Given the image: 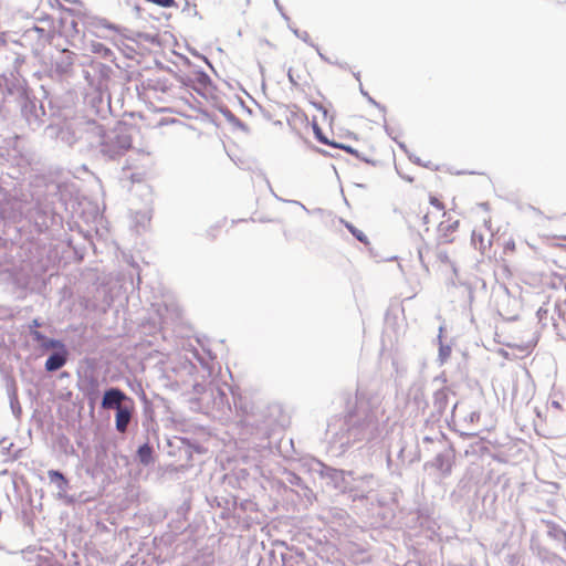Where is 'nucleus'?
<instances>
[{
	"label": "nucleus",
	"mask_w": 566,
	"mask_h": 566,
	"mask_svg": "<svg viewBox=\"0 0 566 566\" xmlns=\"http://www.w3.org/2000/svg\"><path fill=\"white\" fill-rule=\"evenodd\" d=\"M31 335H32L33 339L43 349L48 350V349H54V348H64V345L60 340L50 339L36 329L31 331Z\"/></svg>",
	"instance_id": "20e7f679"
},
{
	"label": "nucleus",
	"mask_w": 566,
	"mask_h": 566,
	"mask_svg": "<svg viewBox=\"0 0 566 566\" xmlns=\"http://www.w3.org/2000/svg\"><path fill=\"white\" fill-rule=\"evenodd\" d=\"M473 242H474V244H478V234L475 232L473 233ZM478 248L481 251V253L484 254L491 248V241H488V243H485L484 240L482 239V237L480 235Z\"/></svg>",
	"instance_id": "1a4fd4ad"
},
{
	"label": "nucleus",
	"mask_w": 566,
	"mask_h": 566,
	"mask_svg": "<svg viewBox=\"0 0 566 566\" xmlns=\"http://www.w3.org/2000/svg\"><path fill=\"white\" fill-rule=\"evenodd\" d=\"M345 227L359 242L364 243L365 245L369 244L368 237L361 230L357 229L349 222H345Z\"/></svg>",
	"instance_id": "0eeeda50"
},
{
	"label": "nucleus",
	"mask_w": 566,
	"mask_h": 566,
	"mask_svg": "<svg viewBox=\"0 0 566 566\" xmlns=\"http://www.w3.org/2000/svg\"><path fill=\"white\" fill-rule=\"evenodd\" d=\"M41 326V323L39 322V319H33L32 323L30 324V329L33 331V329H36Z\"/></svg>",
	"instance_id": "f8f14e48"
},
{
	"label": "nucleus",
	"mask_w": 566,
	"mask_h": 566,
	"mask_svg": "<svg viewBox=\"0 0 566 566\" xmlns=\"http://www.w3.org/2000/svg\"><path fill=\"white\" fill-rule=\"evenodd\" d=\"M135 407L134 401L126 403L124 407L118 408L115 415V427L116 430L120 433H125L127 431L128 424L132 420Z\"/></svg>",
	"instance_id": "7ed1b4c3"
},
{
	"label": "nucleus",
	"mask_w": 566,
	"mask_h": 566,
	"mask_svg": "<svg viewBox=\"0 0 566 566\" xmlns=\"http://www.w3.org/2000/svg\"><path fill=\"white\" fill-rule=\"evenodd\" d=\"M440 259H441L442 262H449V258L446 254L440 255Z\"/></svg>",
	"instance_id": "ddd939ff"
},
{
	"label": "nucleus",
	"mask_w": 566,
	"mask_h": 566,
	"mask_svg": "<svg viewBox=\"0 0 566 566\" xmlns=\"http://www.w3.org/2000/svg\"><path fill=\"white\" fill-rule=\"evenodd\" d=\"M158 7L161 8H175L177 7V2L175 0H147Z\"/></svg>",
	"instance_id": "9b49d317"
},
{
	"label": "nucleus",
	"mask_w": 566,
	"mask_h": 566,
	"mask_svg": "<svg viewBox=\"0 0 566 566\" xmlns=\"http://www.w3.org/2000/svg\"><path fill=\"white\" fill-rule=\"evenodd\" d=\"M137 455L143 464H149L153 462V448L145 443L138 448Z\"/></svg>",
	"instance_id": "423d86ee"
},
{
	"label": "nucleus",
	"mask_w": 566,
	"mask_h": 566,
	"mask_svg": "<svg viewBox=\"0 0 566 566\" xmlns=\"http://www.w3.org/2000/svg\"><path fill=\"white\" fill-rule=\"evenodd\" d=\"M429 222H430V221H429V217H428V214H424V217H423V223H424V224H428Z\"/></svg>",
	"instance_id": "4468645a"
},
{
	"label": "nucleus",
	"mask_w": 566,
	"mask_h": 566,
	"mask_svg": "<svg viewBox=\"0 0 566 566\" xmlns=\"http://www.w3.org/2000/svg\"><path fill=\"white\" fill-rule=\"evenodd\" d=\"M66 363V352L55 353L51 355L45 361V369L48 371H54L62 368Z\"/></svg>",
	"instance_id": "39448f33"
},
{
	"label": "nucleus",
	"mask_w": 566,
	"mask_h": 566,
	"mask_svg": "<svg viewBox=\"0 0 566 566\" xmlns=\"http://www.w3.org/2000/svg\"><path fill=\"white\" fill-rule=\"evenodd\" d=\"M48 474L52 482L59 483V488L64 489L66 486L67 481L61 472L55 471V470H50L48 472Z\"/></svg>",
	"instance_id": "6e6552de"
},
{
	"label": "nucleus",
	"mask_w": 566,
	"mask_h": 566,
	"mask_svg": "<svg viewBox=\"0 0 566 566\" xmlns=\"http://www.w3.org/2000/svg\"><path fill=\"white\" fill-rule=\"evenodd\" d=\"M429 202L431 206H433L439 212H442L444 214V209H446V206L444 203L441 201L440 198L436 197V196H430L429 197Z\"/></svg>",
	"instance_id": "9d476101"
},
{
	"label": "nucleus",
	"mask_w": 566,
	"mask_h": 566,
	"mask_svg": "<svg viewBox=\"0 0 566 566\" xmlns=\"http://www.w3.org/2000/svg\"><path fill=\"white\" fill-rule=\"evenodd\" d=\"M133 401L124 391L118 388H109L104 392L102 399V408L109 410L124 407L126 403Z\"/></svg>",
	"instance_id": "f03ea898"
},
{
	"label": "nucleus",
	"mask_w": 566,
	"mask_h": 566,
	"mask_svg": "<svg viewBox=\"0 0 566 566\" xmlns=\"http://www.w3.org/2000/svg\"><path fill=\"white\" fill-rule=\"evenodd\" d=\"M317 136H318V139H319L322 143H324V144H328L327 139H325V138L321 137L318 134H317Z\"/></svg>",
	"instance_id": "2eb2a0df"
},
{
	"label": "nucleus",
	"mask_w": 566,
	"mask_h": 566,
	"mask_svg": "<svg viewBox=\"0 0 566 566\" xmlns=\"http://www.w3.org/2000/svg\"><path fill=\"white\" fill-rule=\"evenodd\" d=\"M405 179H407L409 182H412L413 181V178L412 177H403Z\"/></svg>",
	"instance_id": "dca6fc26"
},
{
	"label": "nucleus",
	"mask_w": 566,
	"mask_h": 566,
	"mask_svg": "<svg viewBox=\"0 0 566 566\" xmlns=\"http://www.w3.org/2000/svg\"><path fill=\"white\" fill-rule=\"evenodd\" d=\"M459 220L450 218L439 223L436 234L437 247L454 243L458 239Z\"/></svg>",
	"instance_id": "f257e3e1"
}]
</instances>
